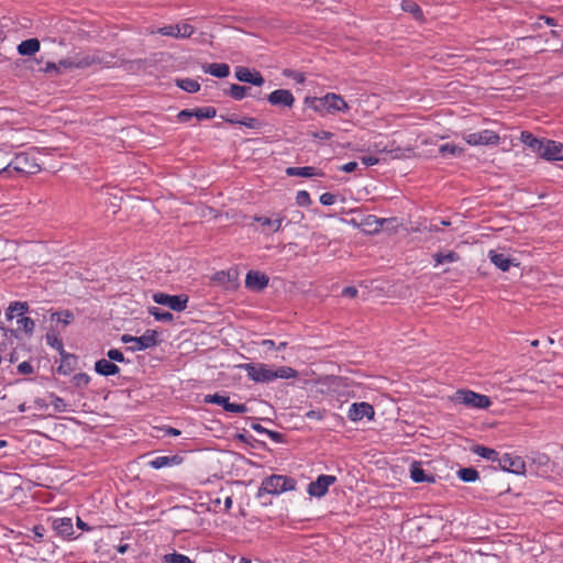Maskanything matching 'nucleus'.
I'll list each match as a JSON object with an SVG mask.
<instances>
[{
	"instance_id": "1",
	"label": "nucleus",
	"mask_w": 563,
	"mask_h": 563,
	"mask_svg": "<svg viewBox=\"0 0 563 563\" xmlns=\"http://www.w3.org/2000/svg\"><path fill=\"white\" fill-rule=\"evenodd\" d=\"M521 142L533 153L547 161H563V144L553 140L538 139L530 132L523 131Z\"/></svg>"
},
{
	"instance_id": "2",
	"label": "nucleus",
	"mask_w": 563,
	"mask_h": 563,
	"mask_svg": "<svg viewBox=\"0 0 563 563\" xmlns=\"http://www.w3.org/2000/svg\"><path fill=\"white\" fill-rule=\"evenodd\" d=\"M306 104L312 108L314 111L325 110L329 113L347 112L350 107L349 103L336 93H327L321 98L307 97L305 100Z\"/></svg>"
},
{
	"instance_id": "3",
	"label": "nucleus",
	"mask_w": 563,
	"mask_h": 563,
	"mask_svg": "<svg viewBox=\"0 0 563 563\" xmlns=\"http://www.w3.org/2000/svg\"><path fill=\"white\" fill-rule=\"evenodd\" d=\"M29 311V305L25 301H13L9 305L5 317L8 320L16 319L18 331L31 336L35 330L33 319L25 317Z\"/></svg>"
},
{
	"instance_id": "4",
	"label": "nucleus",
	"mask_w": 563,
	"mask_h": 563,
	"mask_svg": "<svg viewBox=\"0 0 563 563\" xmlns=\"http://www.w3.org/2000/svg\"><path fill=\"white\" fill-rule=\"evenodd\" d=\"M296 488V481L284 475H272L263 479L258 489V496L263 494L280 495Z\"/></svg>"
},
{
	"instance_id": "5",
	"label": "nucleus",
	"mask_w": 563,
	"mask_h": 563,
	"mask_svg": "<svg viewBox=\"0 0 563 563\" xmlns=\"http://www.w3.org/2000/svg\"><path fill=\"white\" fill-rule=\"evenodd\" d=\"M462 137L471 146H495L500 142L499 134L488 129L477 132H465L462 134Z\"/></svg>"
},
{
	"instance_id": "6",
	"label": "nucleus",
	"mask_w": 563,
	"mask_h": 563,
	"mask_svg": "<svg viewBox=\"0 0 563 563\" xmlns=\"http://www.w3.org/2000/svg\"><path fill=\"white\" fill-rule=\"evenodd\" d=\"M453 400L456 404L465 405L466 407L476 409H486L492 404L487 396L465 389L457 390L453 396Z\"/></svg>"
},
{
	"instance_id": "7",
	"label": "nucleus",
	"mask_w": 563,
	"mask_h": 563,
	"mask_svg": "<svg viewBox=\"0 0 563 563\" xmlns=\"http://www.w3.org/2000/svg\"><path fill=\"white\" fill-rule=\"evenodd\" d=\"M244 369L250 379L255 383H269L274 380V367L263 363H245L239 366Z\"/></svg>"
},
{
	"instance_id": "8",
	"label": "nucleus",
	"mask_w": 563,
	"mask_h": 563,
	"mask_svg": "<svg viewBox=\"0 0 563 563\" xmlns=\"http://www.w3.org/2000/svg\"><path fill=\"white\" fill-rule=\"evenodd\" d=\"M98 62V58L95 55L88 53H77L74 56H69L58 62L60 73L73 70V69H84L87 68L95 63Z\"/></svg>"
},
{
	"instance_id": "9",
	"label": "nucleus",
	"mask_w": 563,
	"mask_h": 563,
	"mask_svg": "<svg viewBox=\"0 0 563 563\" xmlns=\"http://www.w3.org/2000/svg\"><path fill=\"white\" fill-rule=\"evenodd\" d=\"M121 341L126 344H131L129 350L132 352L146 350L156 345L157 332L154 330H147L141 336H132L130 334H123Z\"/></svg>"
},
{
	"instance_id": "10",
	"label": "nucleus",
	"mask_w": 563,
	"mask_h": 563,
	"mask_svg": "<svg viewBox=\"0 0 563 563\" xmlns=\"http://www.w3.org/2000/svg\"><path fill=\"white\" fill-rule=\"evenodd\" d=\"M497 463L498 466L505 472H509L517 475L525 474L526 472V463L518 455H512L510 453L501 454L498 456Z\"/></svg>"
},
{
	"instance_id": "11",
	"label": "nucleus",
	"mask_w": 563,
	"mask_h": 563,
	"mask_svg": "<svg viewBox=\"0 0 563 563\" xmlns=\"http://www.w3.org/2000/svg\"><path fill=\"white\" fill-rule=\"evenodd\" d=\"M154 302L166 306L174 311H183L187 308V296H175L165 292H156L153 295Z\"/></svg>"
},
{
	"instance_id": "12",
	"label": "nucleus",
	"mask_w": 563,
	"mask_h": 563,
	"mask_svg": "<svg viewBox=\"0 0 563 563\" xmlns=\"http://www.w3.org/2000/svg\"><path fill=\"white\" fill-rule=\"evenodd\" d=\"M335 482L336 477L333 475H320L316 481L308 485L307 492L311 497L321 498L328 493L329 487Z\"/></svg>"
},
{
	"instance_id": "13",
	"label": "nucleus",
	"mask_w": 563,
	"mask_h": 563,
	"mask_svg": "<svg viewBox=\"0 0 563 563\" xmlns=\"http://www.w3.org/2000/svg\"><path fill=\"white\" fill-rule=\"evenodd\" d=\"M205 402L214 404L222 406L223 409L228 412L232 413H245L247 411V407L244 404H235L230 402L229 397L224 395L213 394L205 396Z\"/></svg>"
},
{
	"instance_id": "14",
	"label": "nucleus",
	"mask_w": 563,
	"mask_h": 563,
	"mask_svg": "<svg viewBox=\"0 0 563 563\" xmlns=\"http://www.w3.org/2000/svg\"><path fill=\"white\" fill-rule=\"evenodd\" d=\"M375 411L372 405L368 402H354L351 405L347 417L351 421L357 422L366 418L367 420H372L374 418Z\"/></svg>"
},
{
	"instance_id": "15",
	"label": "nucleus",
	"mask_w": 563,
	"mask_h": 563,
	"mask_svg": "<svg viewBox=\"0 0 563 563\" xmlns=\"http://www.w3.org/2000/svg\"><path fill=\"white\" fill-rule=\"evenodd\" d=\"M157 33L164 36H170L175 38H186L194 33V26L188 23H180L175 25H166L159 27Z\"/></svg>"
},
{
	"instance_id": "16",
	"label": "nucleus",
	"mask_w": 563,
	"mask_h": 563,
	"mask_svg": "<svg viewBox=\"0 0 563 563\" xmlns=\"http://www.w3.org/2000/svg\"><path fill=\"white\" fill-rule=\"evenodd\" d=\"M487 256L490 262L503 272L509 271L512 265H518L504 250H490Z\"/></svg>"
},
{
	"instance_id": "17",
	"label": "nucleus",
	"mask_w": 563,
	"mask_h": 563,
	"mask_svg": "<svg viewBox=\"0 0 563 563\" xmlns=\"http://www.w3.org/2000/svg\"><path fill=\"white\" fill-rule=\"evenodd\" d=\"M235 77L239 81L250 82L258 87L264 84V78L257 70H251L242 66L235 68Z\"/></svg>"
},
{
	"instance_id": "18",
	"label": "nucleus",
	"mask_w": 563,
	"mask_h": 563,
	"mask_svg": "<svg viewBox=\"0 0 563 563\" xmlns=\"http://www.w3.org/2000/svg\"><path fill=\"white\" fill-rule=\"evenodd\" d=\"M267 100L273 106H284L288 108L292 107L295 102L292 93L286 89L274 90L268 95Z\"/></svg>"
},
{
	"instance_id": "19",
	"label": "nucleus",
	"mask_w": 563,
	"mask_h": 563,
	"mask_svg": "<svg viewBox=\"0 0 563 563\" xmlns=\"http://www.w3.org/2000/svg\"><path fill=\"white\" fill-rule=\"evenodd\" d=\"M268 284V278L260 272H249L245 278V285L252 290H262Z\"/></svg>"
},
{
	"instance_id": "20",
	"label": "nucleus",
	"mask_w": 563,
	"mask_h": 563,
	"mask_svg": "<svg viewBox=\"0 0 563 563\" xmlns=\"http://www.w3.org/2000/svg\"><path fill=\"white\" fill-rule=\"evenodd\" d=\"M286 174L288 176H298V177H323L324 173L313 166H305V167H288L286 169Z\"/></svg>"
},
{
	"instance_id": "21",
	"label": "nucleus",
	"mask_w": 563,
	"mask_h": 563,
	"mask_svg": "<svg viewBox=\"0 0 563 563\" xmlns=\"http://www.w3.org/2000/svg\"><path fill=\"white\" fill-rule=\"evenodd\" d=\"M54 530L64 538H75L73 521L70 518H58L53 521Z\"/></svg>"
},
{
	"instance_id": "22",
	"label": "nucleus",
	"mask_w": 563,
	"mask_h": 563,
	"mask_svg": "<svg viewBox=\"0 0 563 563\" xmlns=\"http://www.w3.org/2000/svg\"><path fill=\"white\" fill-rule=\"evenodd\" d=\"M183 457L179 455L157 456L148 462V465L155 470L170 467L181 464Z\"/></svg>"
},
{
	"instance_id": "23",
	"label": "nucleus",
	"mask_w": 563,
	"mask_h": 563,
	"mask_svg": "<svg viewBox=\"0 0 563 563\" xmlns=\"http://www.w3.org/2000/svg\"><path fill=\"white\" fill-rule=\"evenodd\" d=\"M95 369L102 376H111L119 373L120 368L109 360H99L95 364Z\"/></svg>"
},
{
	"instance_id": "24",
	"label": "nucleus",
	"mask_w": 563,
	"mask_h": 563,
	"mask_svg": "<svg viewBox=\"0 0 563 563\" xmlns=\"http://www.w3.org/2000/svg\"><path fill=\"white\" fill-rule=\"evenodd\" d=\"M203 71L218 78H224L230 74V67L223 63H213L203 66Z\"/></svg>"
},
{
	"instance_id": "25",
	"label": "nucleus",
	"mask_w": 563,
	"mask_h": 563,
	"mask_svg": "<svg viewBox=\"0 0 563 563\" xmlns=\"http://www.w3.org/2000/svg\"><path fill=\"white\" fill-rule=\"evenodd\" d=\"M40 49V42L36 38H30L21 42L18 46V52L21 55L31 56Z\"/></svg>"
},
{
	"instance_id": "26",
	"label": "nucleus",
	"mask_w": 563,
	"mask_h": 563,
	"mask_svg": "<svg viewBox=\"0 0 563 563\" xmlns=\"http://www.w3.org/2000/svg\"><path fill=\"white\" fill-rule=\"evenodd\" d=\"M410 475H411L412 481L416 483H424V482L433 481V478L431 476L424 474V472L419 463L411 464Z\"/></svg>"
},
{
	"instance_id": "27",
	"label": "nucleus",
	"mask_w": 563,
	"mask_h": 563,
	"mask_svg": "<svg viewBox=\"0 0 563 563\" xmlns=\"http://www.w3.org/2000/svg\"><path fill=\"white\" fill-rule=\"evenodd\" d=\"M439 151L443 156H452V157H460L465 152L464 147L459 146L456 144H452V143H446V144L441 145Z\"/></svg>"
},
{
	"instance_id": "28",
	"label": "nucleus",
	"mask_w": 563,
	"mask_h": 563,
	"mask_svg": "<svg viewBox=\"0 0 563 563\" xmlns=\"http://www.w3.org/2000/svg\"><path fill=\"white\" fill-rule=\"evenodd\" d=\"M256 221L260 222L263 227L267 228L269 232H277L282 228L283 218L278 217L276 219L269 218H256Z\"/></svg>"
},
{
	"instance_id": "29",
	"label": "nucleus",
	"mask_w": 563,
	"mask_h": 563,
	"mask_svg": "<svg viewBox=\"0 0 563 563\" xmlns=\"http://www.w3.org/2000/svg\"><path fill=\"white\" fill-rule=\"evenodd\" d=\"M298 375L297 371L289 366H280L274 368V380L277 378L290 379L296 378Z\"/></svg>"
},
{
	"instance_id": "30",
	"label": "nucleus",
	"mask_w": 563,
	"mask_h": 563,
	"mask_svg": "<svg viewBox=\"0 0 563 563\" xmlns=\"http://www.w3.org/2000/svg\"><path fill=\"white\" fill-rule=\"evenodd\" d=\"M473 452L483 457V459H486V460H489V461H496L497 462V459L499 456L498 452H496L495 450L493 449H489V448H486V446H482V445H477L473 449Z\"/></svg>"
},
{
	"instance_id": "31",
	"label": "nucleus",
	"mask_w": 563,
	"mask_h": 563,
	"mask_svg": "<svg viewBox=\"0 0 563 563\" xmlns=\"http://www.w3.org/2000/svg\"><path fill=\"white\" fill-rule=\"evenodd\" d=\"M401 8L405 12L412 14L415 19H422V11L416 2L411 0H404L401 2Z\"/></svg>"
},
{
	"instance_id": "32",
	"label": "nucleus",
	"mask_w": 563,
	"mask_h": 563,
	"mask_svg": "<svg viewBox=\"0 0 563 563\" xmlns=\"http://www.w3.org/2000/svg\"><path fill=\"white\" fill-rule=\"evenodd\" d=\"M192 114L197 120H206L214 118L217 111L213 107H202L192 109Z\"/></svg>"
},
{
	"instance_id": "33",
	"label": "nucleus",
	"mask_w": 563,
	"mask_h": 563,
	"mask_svg": "<svg viewBox=\"0 0 563 563\" xmlns=\"http://www.w3.org/2000/svg\"><path fill=\"white\" fill-rule=\"evenodd\" d=\"M176 84L180 89L191 93L200 89L199 82L190 78L178 79Z\"/></svg>"
},
{
	"instance_id": "34",
	"label": "nucleus",
	"mask_w": 563,
	"mask_h": 563,
	"mask_svg": "<svg viewBox=\"0 0 563 563\" xmlns=\"http://www.w3.org/2000/svg\"><path fill=\"white\" fill-rule=\"evenodd\" d=\"M162 561L163 563H192L189 556L177 552L165 554Z\"/></svg>"
},
{
	"instance_id": "35",
	"label": "nucleus",
	"mask_w": 563,
	"mask_h": 563,
	"mask_svg": "<svg viewBox=\"0 0 563 563\" xmlns=\"http://www.w3.org/2000/svg\"><path fill=\"white\" fill-rule=\"evenodd\" d=\"M148 312L157 321L170 322L173 320V314L170 312L162 311L156 307H150Z\"/></svg>"
},
{
	"instance_id": "36",
	"label": "nucleus",
	"mask_w": 563,
	"mask_h": 563,
	"mask_svg": "<svg viewBox=\"0 0 563 563\" xmlns=\"http://www.w3.org/2000/svg\"><path fill=\"white\" fill-rule=\"evenodd\" d=\"M459 258L457 254L454 252H448L445 254L438 253L434 255L435 266H439L444 263L456 262Z\"/></svg>"
},
{
	"instance_id": "37",
	"label": "nucleus",
	"mask_w": 563,
	"mask_h": 563,
	"mask_svg": "<svg viewBox=\"0 0 563 563\" xmlns=\"http://www.w3.org/2000/svg\"><path fill=\"white\" fill-rule=\"evenodd\" d=\"M459 477L466 483L475 482L478 478V472L474 468H461L459 471Z\"/></svg>"
},
{
	"instance_id": "38",
	"label": "nucleus",
	"mask_w": 563,
	"mask_h": 563,
	"mask_svg": "<svg viewBox=\"0 0 563 563\" xmlns=\"http://www.w3.org/2000/svg\"><path fill=\"white\" fill-rule=\"evenodd\" d=\"M247 90L244 86L233 84L230 87V96L235 100H242L246 96Z\"/></svg>"
},
{
	"instance_id": "39",
	"label": "nucleus",
	"mask_w": 563,
	"mask_h": 563,
	"mask_svg": "<svg viewBox=\"0 0 563 563\" xmlns=\"http://www.w3.org/2000/svg\"><path fill=\"white\" fill-rule=\"evenodd\" d=\"M296 203L298 206L307 207L311 203L310 195L306 190H300L296 195Z\"/></svg>"
},
{
	"instance_id": "40",
	"label": "nucleus",
	"mask_w": 563,
	"mask_h": 563,
	"mask_svg": "<svg viewBox=\"0 0 563 563\" xmlns=\"http://www.w3.org/2000/svg\"><path fill=\"white\" fill-rule=\"evenodd\" d=\"M286 77L292 78L297 84H303L306 77L302 73L294 71L290 69H285L283 73Z\"/></svg>"
},
{
	"instance_id": "41",
	"label": "nucleus",
	"mask_w": 563,
	"mask_h": 563,
	"mask_svg": "<svg viewBox=\"0 0 563 563\" xmlns=\"http://www.w3.org/2000/svg\"><path fill=\"white\" fill-rule=\"evenodd\" d=\"M239 124L249 129H260L262 126V123L255 118H245L239 121Z\"/></svg>"
},
{
	"instance_id": "42",
	"label": "nucleus",
	"mask_w": 563,
	"mask_h": 563,
	"mask_svg": "<svg viewBox=\"0 0 563 563\" xmlns=\"http://www.w3.org/2000/svg\"><path fill=\"white\" fill-rule=\"evenodd\" d=\"M109 361L123 363L125 361L124 355L121 351L117 349L109 350L107 353Z\"/></svg>"
},
{
	"instance_id": "43",
	"label": "nucleus",
	"mask_w": 563,
	"mask_h": 563,
	"mask_svg": "<svg viewBox=\"0 0 563 563\" xmlns=\"http://www.w3.org/2000/svg\"><path fill=\"white\" fill-rule=\"evenodd\" d=\"M73 379L76 386H87L90 382V377L85 373L76 374Z\"/></svg>"
},
{
	"instance_id": "44",
	"label": "nucleus",
	"mask_w": 563,
	"mask_h": 563,
	"mask_svg": "<svg viewBox=\"0 0 563 563\" xmlns=\"http://www.w3.org/2000/svg\"><path fill=\"white\" fill-rule=\"evenodd\" d=\"M194 117L192 114V109H185V110H181L178 114H177V120L179 122H189Z\"/></svg>"
},
{
	"instance_id": "45",
	"label": "nucleus",
	"mask_w": 563,
	"mask_h": 563,
	"mask_svg": "<svg viewBox=\"0 0 563 563\" xmlns=\"http://www.w3.org/2000/svg\"><path fill=\"white\" fill-rule=\"evenodd\" d=\"M336 198L333 194L324 192L320 196V202L323 206H331L335 202Z\"/></svg>"
},
{
	"instance_id": "46",
	"label": "nucleus",
	"mask_w": 563,
	"mask_h": 563,
	"mask_svg": "<svg viewBox=\"0 0 563 563\" xmlns=\"http://www.w3.org/2000/svg\"><path fill=\"white\" fill-rule=\"evenodd\" d=\"M52 406L57 411H64L66 409V404H65L64 399H62L60 397H57V396L53 397Z\"/></svg>"
},
{
	"instance_id": "47",
	"label": "nucleus",
	"mask_w": 563,
	"mask_h": 563,
	"mask_svg": "<svg viewBox=\"0 0 563 563\" xmlns=\"http://www.w3.org/2000/svg\"><path fill=\"white\" fill-rule=\"evenodd\" d=\"M18 371L21 374H32L34 368L29 362H22L18 365Z\"/></svg>"
},
{
	"instance_id": "48",
	"label": "nucleus",
	"mask_w": 563,
	"mask_h": 563,
	"mask_svg": "<svg viewBox=\"0 0 563 563\" xmlns=\"http://www.w3.org/2000/svg\"><path fill=\"white\" fill-rule=\"evenodd\" d=\"M362 162L366 166H373L378 163V158L376 156L368 155V156H363Z\"/></svg>"
},
{
	"instance_id": "49",
	"label": "nucleus",
	"mask_w": 563,
	"mask_h": 563,
	"mask_svg": "<svg viewBox=\"0 0 563 563\" xmlns=\"http://www.w3.org/2000/svg\"><path fill=\"white\" fill-rule=\"evenodd\" d=\"M308 419L321 420L323 418V412L320 410H310L306 413Z\"/></svg>"
},
{
	"instance_id": "50",
	"label": "nucleus",
	"mask_w": 563,
	"mask_h": 563,
	"mask_svg": "<svg viewBox=\"0 0 563 563\" xmlns=\"http://www.w3.org/2000/svg\"><path fill=\"white\" fill-rule=\"evenodd\" d=\"M356 167H357V163L356 162H349V163L342 165L340 167V169L342 172H344V173H351V172L355 170Z\"/></svg>"
},
{
	"instance_id": "51",
	"label": "nucleus",
	"mask_w": 563,
	"mask_h": 563,
	"mask_svg": "<svg viewBox=\"0 0 563 563\" xmlns=\"http://www.w3.org/2000/svg\"><path fill=\"white\" fill-rule=\"evenodd\" d=\"M46 341L53 347H56V349H60L62 347V343L54 335L47 334L46 335Z\"/></svg>"
},
{
	"instance_id": "52",
	"label": "nucleus",
	"mask_w": 563,
	"mask_h": 563,
	"mask_svg": "<svg viewBox=\"0 0 563 563\" xmlns=\"http://www.w3.org/2000/svg\"><path fill=\"white\" fill-rule=\"evenodd\" d=\"M44 71L45 73H53V71L60 73L58 63H47L44 68Z\"/></svg>"
},
{
	"instance_id": "53",
	"label": "nucleus",
	"mask_w": 563,
	"mask_h": 563,
	"mask_svg": "<svg viewBox=\"0 0 563 563\" xmlns=\"http://www.w3.org/2000/svg\"><path fill=\"white\" fill-rule=\"evenodd\" d=\"M357 294V290L356 288L354 287H345L343 290H342V295L345 296V297H355Z\"/></svg>"
},
{
	"instance_id": "54",
	"label": "nucleus",
	"mask_w": 563,
	"mask_h": 563,
	"mask_svg": "<svg viewBox=\"0 0 563 563\" xmlns=\"http://www.w3.org/2000/svg\"><path fill=\"white\" fill-rule=\"evenodd\" d=\"M390 154H391V157L393 158H402V157H406V154H405V151L400 150V148H397L395 151H390Z\"/></svg>"
},
{
	"instance_id": "55",
	"label": "nucleus",
	"mask_w": 563,
	"mask_h": 563,
	"mask_svg": "<svg viewBox=\"0 0 563 563\" xmlns=\"http://www.w3.org/2000/svg\"><path fill=\"white\" fill-rule=\"evenodd\" d=\"M33 532H34V534H35V537H36V538L42 539V538H43V536H44V528H43V527H41V526H35V527L33 528Z\"/></svg>"
},
{
	"instance_id": "56",
	"label": "nucleus",
	"mask_w": 563,
	"mask_h": 563,
	"mask_svg": "<svg viewBox=\"0 0 563 563\" xmlns=\"http://www.w3.org/2000/svg\"><path fill=\"white\" fill-rule=\"evenodd\" d=\"M77 527L84 531H89L90 527L84 522L79 517L77 518Z\"/></svg>"
},
{
	"instance_id": "57",
	"label": "nucleus",
	"mask_w": 563,
	"mask_h": 563,
	"mask_svg": "<svg viewBox=\"0 0 563 563\" xmlns=\"http://www.w3.org/2000/svg\"><path fill=\"white\" fill-rule=\"evenodd\" d=\"M262 345H263L264 347L268 349V350H271V349H275V347H276V344H275V342H274L273 340H264V341L262 342Z\"/></svg>"
},
{
	"instance_id": "58",
	"label": "nucleus",
	"mask_w": 563,
	"mask_h": 563,
	"mask_svg": "<svg viewBox=\"0 0 563 563\" xmlns=\"http://www.w3.org/2000/svg\"><path fill=\"white\" fill-rule=\"evenodd\" d=\"M166 433H167V434H169V435L177 437V435H179V434H180V431H179V430H177V429H174V428H168V429L166 430Z\"/></svg>"
},
{
	"instance_id": "59",
	"label": "nucleus",
	"mask_w": 563,
	"mask_h": 563,
	"mask_svg": "<svg viewBox=\"0 0 563 563\" xmlns=\"http://www.w3.org/2000/svg\"><path fill=\"white\" fill-rule=\"evenodd\" d=\"M224 507L225 509H230L232 507V498L231 497H227L225 500H224Z\"/></svg>"
},
{
	"instance_id": "60",
	"label": "nucleus",
	"mask_w": 563,
	"mask_h": 563,
	"mask_svg": "<svg viewBox=\"0 0 563 563\" xmlns=\"http://www.w3.org/2000/svg\"><path fill=\"white\" fill-rule=\"evenodd\" d=\"M239 121L238 119H234V118H228L227 119V122L231 123V124H239Z\"/></svg>"
},
{
	"instance_id": "61",
	"label": "nucleus",
	"mask_w": 563,
	"mask_h": 563,
	"mask_svg": "<svg viewBox=\"0 0 563 563\" xmlns=\"http://www.w3.org/2000/svg\"><path fill=\"white\" fill-rule=\"evenodd\" d=\"M286 345H287V343H286V342H282V343H279V344L276 346V349H278V350H283V349H285V347H286Z\"/></svg>"
},
{
	"instance_id": "62",
	"label": "nucleus",
	"mask_w": 563,
	"mask_h": 563,
	"mask_svg": "<svg viewBox=\"0 0 563 563\" xmlns=\"http://www.w3.org/2000/svg\"><path fill=\"white\" fill-rule=\"evenodd\" d=\"M239 563H252V562L247 558H242Z\"/></svg>"
},
{
	"instance_id": "63",
	"label": "nucleus",
	"mask_w": 563,
	"mask_h": 563,
	"mask_svg": "<svg viewBox=\"0 0 563 563\" xmlns=\"http://www.w3.org/2000/svg\"><path fill=\"white\" fill-rule=\"evenodd\" d=\"M69 317H70V313H68V312H67V313H65V318L63 319V322H64V323H68V322H69V321H68Z\"/></svg>"
},
{
	"instance_id": "64",
	"label": "nucleus",
	"mask_w": 563,
	"mask_h": 563,
	"mask_svg": "<svg viewBox=\"0 0 563 563\" xmlns=\"http://www.w3.org/2000/svg\"><path fill=\"white\" fill-rule=\"evenodd\" d=\"M329 133L328 132H322V134L320 135L321 139H328L329 137Z\"/></svg>"
}]
</instances>
